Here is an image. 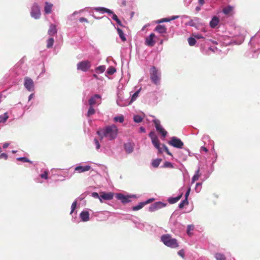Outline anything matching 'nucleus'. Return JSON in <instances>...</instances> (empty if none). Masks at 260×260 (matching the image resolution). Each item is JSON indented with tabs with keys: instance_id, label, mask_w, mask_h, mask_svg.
<instances>
[{
	"instance_id": "dca6fc26",
	"label": "nucleus",
	"mask_w": 260,
	"mask_h": 260,
	"mask_svg": "<svg viewBox=\"0 0 260 260\" xmlns=\"http://www.w3.org/2000/svg\"><path fill=\"white\" fill-rule=\"evenodd\" d=\"M113 198V193L112 192H102L100 197V202H102L103 200H111Z\"/></svg>"
},
{
	"instance_id": "a19ab883",
	"label": "nucleus",
	"mask_w": 260,
	"mask_h": 260,
	"mask_svg": "<svg viewBox=\"0 0 260 260\" xmlns=\"http://www.w3.org/2000/svg\"><path fill=\"white\" fill-rule=\"evenodd\" d=\"M116 72V69L113 67H110L107 69L106 73L109 75H113Z\"/></svg>"
},
{
	"instance_id": "5fc2aeb1",
	"label": "nucleus",
	"mask_w": 260,
	"mask_h": 260,
	"mask_svg": "<svg viewBox=\"0 0 260 260\" xmlns=\"http://www.w3.org/2000/svg\"><path fill=\"white\" fill-rule=\"evenodd\" d=\"M163 149V150L165 151L168 154L172 155V153L169 151L168 147L165 145H162L161 149Z\"/></svg>"
},
{
	"instance_id": "412c9836",
	"label": "nucleus",
	"mask_w": 260,
	"mask_h": 260,
	"mask_svg": "<svg viewBox=\"0 0 260 260\" xmlns=\"http://www.w3.org/2000/svg\"><path fill=\"white\" fill-rule=\"evenodd\" d=\"M219 22V19L217 16H214L210 22V26L212 28L216 27Z\"/></svg>"
},
{
	"instance_id": "f704fd0d",
	"label": "nucleus",
	"mask_w": 260,
	"mask_h": 260,
	"mask_svg": "<svg viewBox=\"0 0 260 260\" xmlns=\"http://www.w3.org/2000/svg\"><path fill=\"white\" fill-rule=\"evenodd\" d=\"M143 119V118L139 115H136L134 116V121L136 123L142 122Z\"/></svg>"
},
{
	"instance_id": "e433bc0d",
	"label": "nucleus",
	"mask_w": 260,
	"mask_h": 260,
	"mask_svg": "<svg viewBox=\"0 0 260 260\" xmlns=\"http://www.w3.org/2000/svg\"><path fill=\"white\" fill-rule=\"evenodd\" d=\"M114 121L115 122H119L120 123H122L124 121V117L123 115L115 116L114 118Z\"/></svg>"
},
{
	"instance_id": "2eb2a0df",
	"label": "nucleus",
	"mask_w": 260,
	"mask_h": 260,
	"mask_svg": "<svg viewBox=\"0 0 260 260\" xmlns=\"http://www.w3.org/2000/svg\"><path fill=\"white\" fill-rule=\"evenodd\" d=\"M101 96L99 94H95L89 100V106L99 105L101 103Z\"/></svg>"
},
{
	"instance_id": "052dcab7",
	"label": "nucleus",
	"mask_w": 260,
	"mask_h": 260,
	"mask_svg": "<svg viewBox=\"0 0 260 260\" xmlns=\"http://www.w3.org/2000/svg\"><path fill=\"white\" fill-rule=\"evenodd\" d=\"M79 21L80 22H86V23H88V20L85 18H84V17H81L80 19H79Z\"/></svg>"
},
{
	"instance_id": "a18cd8bd",
	"label": "nucleus",
	"mask_w": 260,
	"mask_h": 260,
	"mask_svg": "<svg viewBox=\"0 0 260 260\" xmlns=\"http://www.w3.org/2000/svg\"><path fill=\"white\" fill-rule=\"evenodd\" d=\"M77 201H75L72 204L70 214L72 215L77 207Z\"/></svg>"
},
{
	"instance_id": "3c124183",
	"label": "nucleus",
	"mask_w": 260,
	"mask_h": 260,
	"mask_svg": "<svg viewBox=\"0 0 260 260\" xmlns=\"http://www.w3.org/2000/svg\"><path fill=\"white\" fill-rule=\"evenodd\" d=\"M164 167L172 168H173V166L171 162L166 161L164 164Z\"/></svg>"
},
{
	"instance_id": "ea45409f",
	"label": "nucleus",
	"mask_w": 260,
	"mask_h": 260,
	"mask_svg": "<svg viewBox=\"0 0 260 260\" xmlns=\"http://www.w3.org/2000/svg\"><path fill=\"white\" fill-rule=\"evenodd\" d=\"M188 42L190 46H192L195 45L196 43V39L193 37H190L188 39Z\"/></svg>"
},
{
	"instance_id": "de8ad7c7",
	"label": "nucleus",
	"mask_w": 260,
	"mask_h": 260,
	"mask_svg": "<svg viewBox=\"0 0 260 260\" xmlns=\"http://www.w3.org/2000/svg\"><path fill=\"white\" fill-rule=\"evenodd\" d=\"M94 144L95 146V148L97 150H99L101 148V145L97 139H94L93 141Z\"/></svg>"
},
{
	"instance_id": "4468645a",
	"label": "nucleus",
	"mask_w": 260,
	"mask_h": 260,
	"mask_svg": "<svg viewBox=\"0 0 260 260\" xmlns=\"http://www.w3.org/2000/svg\"><path fill=\"white\" fill-rule=\"evenodd\" d=\"M155 38V34L151 33L148 37L146 38L145 45L149 47L153 46L155 43V41L154 40Z\"/></svg>"
},
{
	"instance_id": "20e7f679",
	"label": "nucleus",
	"mask_w": 260,
	"mask_h": 260,
	"mask_svg": "<svg viewBox=\"0 0 260 260\" xmlns=\"http://www.w3.org/2000/svg\"><path fill=\"white\" fill-rule=\"evenodd\" d=\"M250 44L252 49V51L253 52L252 57L253 58H257L259 53L257 52L256 51H258L259 49V36L258 35H256L252 37L250 41Z\"/></svg>"
},
{
	"instance_id": "e2e57ef3",
	"label": "nucleus",
	"mask_w": 260,
	"mask_h": 260,
	"mask_svg": "<svg viewBox=\"0 0 260 260\" xmlns=\"http://www.w3.org/2000/svg\"><path fill=\"white\" fill-rule=\"evenodd\" d=\"M193 226L191 225H188L187 226V233L188 234H189V232L190 230H193Z\"/></svg>"
},
{
	"instance_id": "473e14b6",
	"label": "nucleus",
	"mask_w": 260,
	"mask_h": 260,
	"mask_svg": "<svg viewBox=\"0 0 260 260\" xmlns=\"http://www.w3.org/2000/svg\"><path fill=\"white\" fill-rule=\"evenodd\" d=\"M182 194L175 198H171L169 199V202L171 204H174L178 202L181 198Z\"/></svg>"
},
{
	"instance_id": "b1692460",
	"label": "nucleus",
	"mask_w": 260,
	"mask_h": 260,
	"mask_svg": "<svg viewBox=\"0 0 260 260\" xmlns=\"http://www.w3.org/2000/svg\"><path fill=\"white\" fill-rule=\"evenodd\" d=\"M155 30L159 34H164L166 32L167 29L164 25H158L156 27Z\"/></svg>"
},
{
	"instance_id": "cd10ccee",
	"label": "nucleus",
	"mask_w": 260,
	"mask_h": 260,
	"mask_svg": "<svg viewBox=\"0 0 260 260\" xmlns=\"http://www.w3.org/2000/svg\"><path fill=\"white\" fill-rule=\"evenodd\" d=\"M200 176V170L198 169L195 173L194 175L193 176L191 179V183H193L196 181L198 180Z\"/></svg>"
},
{
	"instance_id": "79ce46f5",
	"label": "nucleus",
	"mask_w": 260,
	"mask_h": 260,
	"mask_svg": "<svg viewBox=\"0 0 260 260\" xmlns=\"http://www.w3.org/2000/svg\"><path fill=\"white\" fill-rule=\"evenodd\" d=\"M188 204V200L186 199H185L180 203L179 204V208L180 209L183 208L185 205H187Z\"/></svg>"
},
{
	"instance_id": "c756f323",
	"label": "nucleus",
	"mask_w": 260,
	"mask_h": 260,
	"mask_svg": "<svg viewBox=\"0 0 260 260\" xmlns=\"http://www.w3.org/2000/svg\"><path fill=\"white\" fill-rule=\"evenodd\" d=\"M117 31L119 37L120 38V39H121V40L122 41H126V38H125L124 34L122 30L121 29H120L119 28H117Z\"/></svg>"
},
{
	"instance_id": "6e6d98bb",
	"label": "nucleus",
	"mask_w": 260,
	"mask_h": 260,
	"mask_svg": "<svg viewBox=\"0 0 260 260\" xmlns=\"http://www.w3.org/2000/svg\"><path fill=\"white\" fill-rule=\"evenodd\" d=\"M91 196L94 198L99 199L100 200L101 195H99L97 192H92L91 193Z\"/></svg>"
},
{
	"instance_id": "a211bd4d",
	"label": "nucleus",
	"mask_w": 260,
	"mask_h": 260,
	"mask_svg": "<svg viewBox=\"0 0 260 260\" xmlns=\"http://www.w3.org/2000/svg\"><path fill=\"white\" fill-rule=\"evenodd\" d=\"M90 168L91 167L89 165L79 166H77L75 168V171L77 172L78 173H81L89 171L90 169Z\"/></svg>"
},
{
	"instance_id": "6e6552de",
	"label": "nucleus",
	"mask_w": 260,
	"mask_h": 260,
	"mask_svg": "<svg viewBox=\"0 0 260 260\" xmlns=\"http://www.w3.org/2000/svg\"><path fill=\"white\" fill-rule=\"evenodd\" d=\"M91 66V62L89 60H83L78 62L77 64V69L83 72H87Z\"/></svg>"
},
{
	"instance_id": "5701e85b",
	"label": "nucleus",
	"mask_w": 260,
	"mask_h": 260,
	"mask_svg": "<svg viewBox=\"0 0 260 260\" xmlns=\"http://www.w3.org/2000/svg\"><path fill=\"white\" fill-rule=\"evenodd\" d=\"M9 118V115L8 112L0 115V124H5Z\"/></svg>"
},
{
	"instance_id": "37998d69",
	"label": "nucleus",
	"mask_w": 260,
	"mask_h": 260,
	"mask_svg": "<svg viewBox=\"0 0 260 260\" xmlns=\"http://www.w3.org/2000/svg\"><path fill=\"white\" fill-rule=\"evenodd\" d=\"M48 172L47 171H44V172L40 174V176L41 179L47 180L48 178Z\"/></svg>"
},
{
	"instance_id": "680f3d73",
	"label": "nucleus",
	"mask_w": 260,
	"mask_h": 260,
	"mask_svg": "<svg viewBox=\"0 0 260 260\" xmlns=\"http://www.w3.org/2000/svg\"><path fill=\"white\" fill-rule=\"evenodd\" d=\"M190 188L189 187L188 188L187 190L186 191V192H185V199H186L187 200L188 197V196L189 195V193H190Z\"/></svg>"
},
{
	"instance_id": "13d9d810",
	"label": "nucleus",
	"mask_w": 260,
	"mask_h": 260,
	"mask_svg": "<svg viewBox=\"0 0 260 260\" xmlns=\"http://www.w3.org/2000/svg\"><path fill=\"white\" fill-rule=\"evenodd\" d=\"M178 254L181 257H184V251L183 249H181L178 252Z\"/></svg>"
},
{
	"instance_id": "393cba45",
	"label": "nucleus",
	"mask_w": 260,
	"mask_h": 260,
	"mask_svg": "<svg viewBox=\"0 0 260 260\" xmlns=\"http://www.w3.org/2000/svg\"><path fill=\"white\" fill-rule=\"evenodd\" d=\"M57 32V30L56 28V26L54 24H51L50 26V28L48 30V34L50 36H53L55 35Z\"/></svg>"
},
{
	"instance_id": "7c9ffc66",
	"label": "nucleus",
	"mask_w": 260,
	"mask_h": 260,
	"mask_svg": "<svg viewBox=\"0 0 260 260\" xmlns=\"http://www.w3.org/2000/svg\"><path fill=\"white\" fill-rule=\"evenodd\" d=\"M106 70L105 66H100L95 69V71L98 74L103 73Z\"/></svg>"
},
{
	"instance_id": "9d476101",
	"label": "nucleus",
	"mask_w": 260,
	"mask_h": 260,
	"mask_svg": "<svg viewBox=\"0 0 260 260\" xmlns=\"http://www.w3.org/2000/svg\"><path fill=\"white\" fill-rule=\"evenodd\" d=\"M24 86L26 89L29 92H32L35 90V84L34 81L29 77H25L24 78Z\"/></svg>"
},
{
	"instance_id": "c03bdc74",
	"label": "nucleus",
	"mask_w": 260,
	"mask_h": 260,
	"mask_svg": "<svg viewBox=\"0 0 260 260\" xmlns=\"http://www.w3.org/2000/svg\"><path fill=\"white\" fill-rule=\"evenodd\" d=\"M202 189V183L198 182L196 183L195 187V190L197 192L199 193L200 192Z\"/></svg>"
},
{
	"instance_id": "69168bd1",
	"label": "nucleus",
	"mask_w": 260,
	"mask_h": 260,
	"mask_svg": "<svg viewBox=\"0 0 260 260\" xmlns=\"http://www.w3.org/2000/svg\"><path fill=\"white\" fill-rule=\"evenodd\" d=\"M201 151H204L206 152H207L208 151L207 148L206 147H204V146H202L201 147Z\"/></svg>"
},
{
	"instance_id": "49530a36",
	"label": "nucleus",
	"mask_w": 260,
	"mask_h": 260,
	"mask_svg": "<svg viewBox=\"0 0 260 260\" xmlns=\"http://www.w3.org/2000/svg\"><path fill=\"white\" fill-rule=\"evenodd\" d=\"M54 43V40L53 38H50L47 40V48H51L52 47Z\"/></svg>"
},
{
	"instance_id": "f3484780",
	"label": "nucleus",
	"mask_w": 260,
	"mask_h": 260,
	"mask_svg": "<svg viewBox=\"0 0 260 260\" xmlns=\"http://www.w3.org/2000/svg\"><path fill=\"white\" fill-rule=\"evenodd\" d=\"M80 218L83 222H87L90 220L89 213L87 210L82 211L80 214Z\"/></svg>"
},
{
	"instance_id": "8fccbe9b",
	"label": "nucleus",
	"mask_w": 260,
	"mask_h": 260,
	"mask_svg": "<svg viewBox=\"0 0 260 260\" xmlns=\"http://www.w3.org/2000/svg\"><path fill=\"white\" fill-rule=\"evenodd\" d=\"M192 37H193L195 39H203L204 37L202 35L198 34V33H194L192 34Z\"/></svg>"
},
{
	"instance_id": "09e8293b",
	"label": "nucleus",
	"mask_w": 260,
	"mask_h": 260,
	"mask_svg": "<svg viewBox=\"0 0 260 260\" xmlns=\"http://www.w3.org/2000/svg\"><path fill=\"white\" fill-rule=\"evenodd\" d=\"M136 226L140 229V230H143L145 226L144 223H141V222H135Z\"/></svg>"
},
{
	"instance_id": "f8f14e48",
	"label": "nucleus",
	"mask_w": 260,
	"mask_h": 260,
	"mask_svg": "<svg viewBox=\"0 0 260 260\" xmlns=\"http://www.w3.org/2000/svg\"><path fill=\"white\" fill-rule=\"evenodd\" d=\"M155 127L156 131L159 133L163 137H165L167 134V132L162 127L160 124V121L158 119L153 120Z\"/></svg>"
},
{
	"instance_id": "0e129e2a",
	"label": "nucleus",
	"mask_w": 260,
	"mask_h": 260,
	"mask_svg": "<svg viewBox=\"0 0 260 260\" xmlns=\"http://www.w3.org/2000/svg\"><path fill=\"white\" fill-rule=\"evenodd\" d=\"M153 200H154L153 199H149L148 200H147L146 201L144 202L145 203V205H146L147 204H149V203H151Z\"/></svg>"
},
{
	"instance_id": "bb28decb",
	"label": "nucleus",
	"mask_w": 260,
	"mask_h": 260,
	"mask_svg": "<svg viewBox=\"0 0 260 260\" xmlns=\"http://www.w3.org/2000/svg\"><path fill=\"white\" fill-rule=\"evenodd\" d=\"M233 10L234 7L233 6H228L223 9L222 11L224 14L228 15L230 14L233 11Z\"/></svg>"
},
{
	"instance_id": "c9c22d12",
	"label": "nucleus",
	"mask_w": 260,
	"mask_h": 260,
	"mask_svg": "<svg viewBox=\"0 0 260 260\" xmlns=\"http://www.w3.org/2000/svg\"><path fill=\"white\" fill-rule=\"evenodd\" d=\"M161 161V159H154L152 162V166L154 168H157L159 165Z\"/></svg>"
},
{
	"instance_id": "864d4df0",
	"label": "nucleus",
	"mask_w": 260,
	"mask_h": 260,
	"mask_svg": "<svg viewBox=\"0 0 260 260\" xmlns=\"http://www.w3.org/2000/svg\"><path fill=\"white\" fill-rule=\"evenodd\" d=\"M212 154L213 155V158H212V159H213L212 164H213L216 161L217 157V154L214 150H213L212 151Z\"/></svg>"
},
{
	"instance_id": "bf43d9fd",
	"label": "nucleus",
	"mask_w": 260,
	"mask_h": 260,
	"mask_svg": "<svg viewBox=\"0 0 260 260\" xmlns=\"http://www.w3.org/2000/svg\"><path fill=\"white\" fill-rule=\"evenodd\" d=\"M8 158V155L6 153H3L0 154V159H7Z\"/></svg>"
},
{
	"instance_id": "1a4fd4ad",
	"label": "nucleus",
	"mask_w": 260,
	"mask_h": 260,
	"mask_svg": "<svg viewBox=\"0 0 260 260\" xmlns=\"http://www.w3.org/2000/svg\"><path fill=\"white\" fill-rule=\"evenodd\" d=\"M135 197V195H124L120 193L116 194V199L120 201L123 204H126L131 202V199Z\"/></svg>"
},
{
	"instance_id": "72a5a7b5",
	"label": "nucleus",
	"mask_w": 260,
	"mask_h": 260,
	"mask_svg": "<svg viewBox=\"0 0 260 260\" xmlns=\"http://www.w3.org/2000/svg\"><path fill=\"white\" fill-rule=\"evenodd\" d=\"M215 257L216 260H225V257L224 255L220 253H216L215 255Z\"/></svg>"
},
{
	"instance_id": "58836bf2",
	"label": "nucleus",
	"mask_w": 260,
	"mask_h": 260,
	"mask_svg": "<svg viewBox=\"0 0 260 260\" xmlns=\"http://www.w3.org/2000/svg\"><path fill=\"white\" fill-rule=\"evenodd\" d=\"M95 113V110L93 108V106H90L87 112V116L88 117L90 116L91 115L94 114Z\"/></svg>"
},
{
	"instance_id": "9b49d317",
	"label": "nucleus",
	"mask_w": 260,
	"mask_h": 260,
	"mask_svg": "<svg viewBox=\"0 0 260 260\" xmlns=\"http://www.w3.org/2000/svg\"><path fill=\"white\" fill-rule=\"evenodd\" d=\"M169 144L174 147L179 149L182 148L183 146V143L180 139L176 137H172L170 141L169 142Z\"/></svg>"
},
{
	"instance_id": "a878e982",
	"label": "nucleus",
	"mask_w": 260,
	"mask_h": 260,
	"mask_svg": "<svg viewBox=\"0 0 260 260\" xmlns=\"http://www.w3.org/2000/svg\"><path fill=\"white\" fill-rule=\"evenodd\" d=\"M179 17L178 16H173L169 18H165L158 20V23H162L165 22H169L171 20H175Z\"/></svg>"
},
{
	"instance_id": "f257e3e1",
	"label": "nucleus",
	"mask_w": 260,
	"mask_h": 260,
	"mask_svg": "<svg viewBox=\"0 0 260 260\" xmlns=\"http://www.w3.org/2000/svg\"><path fill=\"white\" fill-rule=\"evenodd\" d=\"M97 133L101 137V139L105 138L107 140L111 141L114 140L117 137L118 128L115 125L112 124L106 126L100 131H98Z\"/></svg>"
},
{
	"instance_id": "7ed1b4c3",
	"label": "nucleus",
	"mask_w": 260,
	"mask_h": 260,
	"mask_svg": "<svg viewBox=\"0 0 260 260\" xmlns=\"http://www.w3.org/2000/svg\"><path fill=\"white\" fill-rule=\"evenodd\" d=\"M150 79L152 82L156 85L160 83L161 72L159 70L155 67H152L150 70Z\"/></svg>"
},
{
	"instance_id": "ddd939ff",
	"label": "nucleus",
	"mask_w": 260,
	"mask_h": 260,
	"mask_svg": "<svg viewBox=\"0 0 260 260\" xmlns=\"http://www.w3.org/2000/svg\"><path fill=\"white\" fill-rule=\"evenodd\" d=\"M166 206V204H165L161 202H155L154 204L151 205L149 207V211L150 212H154L160 209L165 207Z\"/></svg>"
},
{
	"instance_id": "774afa93",
	"label": "nucleus",
	"mask_w": 260,
	"mask_h": 260,
	"mask_svg": "<svg viewBox=\"0 0 260 260\" xmlns=\"http://www.w3.org/2000/svg\"><path fill=\"white\" fill-rule=\"evenodd\" d=\"M9 145H10V144L9 143H5L3 144V148H7L9 146Z\"/></svg>"
},
{
	"instance_id": "c85d7f7f",
	"label": "nucleus",
	"mask_w": 260,
	"mask_h": 260,
	"mask_svg": "<svg viewBox=\"0 0 260 260\" xmlns=\"http://www.w3.org/2000/svg\"><path fill=\"white\" fill-rule=\"evenodd\" d=\"M83 11V9L80 10L78 11H75L72 14L68 16V19L69 21H72L74 19V16L78 14H80L81 12Z\"/></svg>"
},
{
	"instance_id": "4be33fe9",
	"label": "nucleus",
	"mask_w": 260,
	"mask_h": 260,
	"mask_svg": "<svg viewBox=\"0 0 260 260\" xmlns=\"http://www.w3.org/2000/svg\"><path fill=\"white\" fill-rule=\"evenodd\" d=\"M152 143L153 145L154 146V147L158 149L159 152H162V150H161V148L160 147L159 145V141L158 140V139L157 138L152 139Z\"/></svg>"
},
{
	"instance_id": "39448f33",
	"label": "nucleus",
	"mask_w": 260,
	"mask_h": 260,
	"mask_svg": "<svg viewBox=\"0 0 260 260\" xmlns=\"http://www.w3.org/2000/svg\"><path fill=\"white\" fill-rule=\"evenodd\" d=\"M94 10L101 13H107L109 15H112V19L115 20L119 25H121V22L119 19L118 18L117 15L113 13V12L110 9L104 7H94L93 8Z\"/></svg>"
},
{
	"instance_id": "6ab92c4d",
	"label": "nucleus",
	"mask_w": 260,
	"mask_h": 260,
	"mask_svg": "<svg viewBox=\"0 0 260 260\" xmlns=\"http://www.w3.org/2000/svg\"><path fill=\"white\" fill-rule=\"evenodd\" d=\"M53 4L49 2H46L44 6V13L46 14H49L51 13Z\"/></svg>"
},
{
	"instance_id": "aec40b11",
	"label": "nucleus",
	"mask_w": 260,
	"mask_h": 260,
	"mask_svg": "<svg viewBox=\"0 0 260 260\" xmlns=\"http://www.w3.org/2000/svg\"><path fill=\"white\" fill-rule=\"evenodd\" d=\"M124 148L126 153H131L134 150V145L130 142H127L124 144Z\"/></svg>"
},
{
	"instance_id": "4c0bfd02",
	"label": "nucleus",
	"mask_w": 260,
	"mask_h": 260,
	"mask_svg": "<svg viewBox=\"0 0 260 260\" xmlns=\"http://www.w3.org/2000/svg\"><path fill=\"white\" fill-rule=\"evenodd\" d=\"M140 90H138L136 92H135L132 96L131 100H129V102H131V104L133 103L134 101H135L136 99L138 98Z\"/></svg>"
},
{
	"instance_id": "4d7b16f0",
	"label": "nucleus",
	"mask_w": 260,
	"mask_h": 260,
	"mask_svg": "<svg viewBox=\"0 0 260 260\" xmlns=\"http://www.w3.org/2000/svg\"><path fill=\"white\" fill-rule=\"evenodd\" d=\"M149 136L151 140L157 138L154 132H151L149 134Z\"/></svg>"
},
{
	"instance_id": "f03ea898",
	"label": "nucleus",
	"mask_w": 260,
	"mask_h": 260,
	"mask_svg": "<svg viewBox=\"0 0 260 260\" xmlns=\"http://www.w3.org/2000/svg\"><path fill=\"white\" fill-rule=\"evenodd\" d=\"M160 241L165 246L171 248H176L179 246L177 240L173 238L170 234L162 235L160 237Z\"/></svg>"
},
{
	"instance_id": "423d86ee",
	"label": "nucleus",
	"mask_w": 260,
	"mask_h": 260,
	"mask_svg": "<svg viewBox=\"0 0 260 260\" xmlns=\"http://www.w3.org/2000/svg\"><path fill=\"white\" fill-rule=\"evenodd\" d=\"M31 17L35 19H39L41 16L40 8L39 5L35 3L31 7Z\"/></svg>"
},
{
	"instance_id": "2f4dec72",
	"label": "nucleus",
	"mask_w": 260,
	"mask_h": 260,
	"mask_svg": "<svg viewBox=\"0 0 260 260\" xmlns=\"http://www.w3.org/2000/svg\"><path fill=\"white\" fill-rule=\"evenodd\" d=\"M145 205L144 202H141L139 203L138 205L133 207L132 209L134 211H138L142 209Z\"/></svg>"
},
{
	"instance_id": "0eeeda50",
	"label": "nucleus",
	"mask_w": 260,
	"mask_h": 260,
	"mask_svg": "<svg viewBox=\"0 0 260 260\" xmlns=\"http://www.w3.org/2000/svg\"><path fill=\"white\" fill-rule=\"evenodd\" d=\"M116 102L117 105L120 107H124L131 104L129 100L127 98H125L121 92L117 93Z\"/></svg>"
},
{
	"instance_id": "603ef678",
	"label": "nucleus",
	"mask_w": 260,
	"mask_h": 260,
	"mask_svg": "<svg viewBox=\"0 0 260 260\" xmlns=\"http://www.w3.org/2000/svg\"><path fill=\"white\" fill-rule=\"evenodd\" d=\"M18 160H21L23 162H31L30 160H29L28 158L25 157H18L17 158Z\"/></svg>"
},
{
	"instance_id": "338daca9",
	"label": "nucleus",
	"mask_w": 260,
	"mask_h": 260,
	"mask_svg": "<svg viewBox=\"0 0 260 260\" xmlns=\"http://www.w3.org/2000/svg\"><path fill=\"white\" fill-rule=\"evenodd\" d=\"M140 132L141 133H145V132H146L145 128L142 126L140 127Z\"/></svg>"
}]
</instances>
